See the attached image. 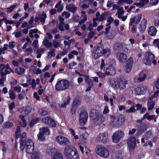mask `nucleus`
Masks as SVG:
<instances>
[{
    "label": "nucleus",
    "mask_w": 159,
    "mask_h": 159,
    "mask_svg": "<svg viewBox=\"0 0 159 159\" xmlns=\"http://www.w3.org/2000/svg\"><path fill=\"white\" fill-rule=\"evenodd\" d=\"M143 86H139V87L136 88L135 89V93L137 94H141L142 93L141 92L142 91H143L142 89H143Z\"/></svg>",
    "instance_id": "nucleus-35"
},
{
    "label": "nucleus",
    "mask_w": 159,
    "mask_h": 159,
    "mask_svg": "<svg viewBox=\"0 0 159 159\" xmlns=\"http://www.w3.org/2000/svg\"><path fill=\"white\" fill-rule=\"evenodd\" d=\"M39 20L41 23H44L45 21V18L47 17L46 14L43 13L39 16Z\"/></svg>",
    "instance_id": "nucleus-31"
},
{
    "label": "nucleus",
    "mask_w": 159,
    "mask_h": 159,
    "mask_svg": "<svg viewBox=\"0 0 159 159\" xmlns=\"http://www.w3.org/2000/svg\"><path fill=\"white\" fill-rule=\"evenodd\" d=\"M105 118L102 115H100L97 118L93 121L96 125H100L105 120Z\"/></svg>",
    "instance_id": "nucleus-19"
},
{
    "label": "nucleus",
    "mask_w": 159,
    "mask_h": 159,
    "mask_svg": "<svg viewBox=\"0 0 159 159\" xmlns=\"http://www.w3.org/2000/svg\"><path fill=\"white\" fill-rule=\"evenodd\" d=\"M118 124H121L124 122V118L122 115L117 118Z\"/></svg>",
    "instance_id": "nucleus-49"
},
{
    "label": "nucleus",
    "mask_w": 159,
    "mask_h": 159,
    "mask_svg": "<svg viewBox=\"0 0 159 159\" xmlns=\"http://www.w3.org/2000/svg\"><path fill=\"white\" fill-rule=\"evenodd\" d=\"M123 48V46L121 43L117 42L113 45V49L115 52H119L121 51Z\"/></svg>",
    "instance_id": "nucleus-20"
},
{
    "label": "nucleus",
    "mask_w": 159,
    "mask_h": 159,
    "mask_svg": "<svg viewBox=\"0 0 159 159\" xmlns=\"http://www.w3.org/2000/svg\"><path fill=\"white\" fill-rule=\"evenodd\" d=\"M70 16V14L69 12L64 11L62 14V16L65 17L66 19L68 18Z\"/></svg>",
    "instance_id": "nucleus-52"
},
{
    "label": "nucleus",
    "mask_w": 159,
    "mask_h": 159,
    "mask_svg": "<svg viewBox=\"0 0 159 159\" xmlns=\"http://www.w3.org/2000/svg\"><path fill=\"white\" fill-rule=\"evenodd\" d=\"M55 150V149L52 148H49L47 150V152L49 155H52L54 153Z\"/></svg>",
    "instance_id": "nucleus-56"
},
{
    "label": "nucleus",
    "mask_w": 159,
    "mask_h": 159,
    "mask_svg": "<svg viewBox=\"0 0 159 159\" xmlns=\"http://www.w3.org/2000/svg\"><path fill=\"white\" fill-rule=\"evenodd\" d=\"M51 159H63V156L60 152H56L52 156Z\"/></svg>",
    "instance_id": "nucleus-28"
},
{
    "label": "nucleus",
    "mask_w": 159,
    "mask_h": 159,
    "mask_svg": "<svg viewBox=\"0 0 159 159\" xmlns=\"http://www.w3.org/2000/svg\"><path fill=\"white\" fill-rule=\"evenodd\" d=\"M21 87H14L13 88V90L17 92L18 93H19L21 91Z\"/></svg>",
    "instance_id": "nucleus-64"
},
{
    "label": "nucleus",
    "mask_w": 159,
    "mask_h": 159,
    "mask_svg": "<svg viewBox=\"0 0 159 159\" xmlns=\"http://www.w3.org/2000/svg\"><path fill=\"white\" fill-rule=\"evenodd\" d=\"M85 76L86 82L89 84V85L93 86V82L92 80L87 75Z\"/></svg>",
    "instance_id": "nucleus-36"
},
{
    "label": "nucleus",
    "mask_w": 159,
    "mask_h": 159,
    "mask_svg": "<svg viewBox=\"0 0 159 159\" xmlns=\"http://www.w3.org/2000/svg\"><path fill=\"white\" fill-rule=\"evenodd\" d=\"M10 98L11 99H14L16 98V95L15 94L14 92L10 90L9 91Z\"/></svg>",
    "instance_id": "nucleus-53"
},
{
    "label": "nucleus",
    "mask_w": 159,
    "mask_h": 159,
    "mask_svg": "<svg viewBox=\"0 0 159 159\" xmlns=\"http://www.w3.org/2000/svg\"><path fill=\"white\" fill-rule=\"evenodd\" d=\"M85 76L86 82L89 84V85L93 86V82L92 80L87 75Z\"/></svg>",
    "instance_id": "nucleus-37"
},
{
    "label": "nucleus",
    "mask_w": 159,
    "mask_h": 159,
    "mask_svg": "<svg viewBox=\"0 0 159 159\" xmlns=\"http://www.w3.org/2000/svg\"><path fill=\"white\" fill-rule=\"evenodd\" d=\"M13 125V124L11 122H6L5 124L4 127L6 128H11Z\"/></svg>",
    "instance_id": "nucleus-51"
},
{
    "label": "nucleus",
    "mask_w": 159,
    "mask_h": 159,
    "mask_svg": "<svg viewBox=\"0 0 159 159\" xmlns=\"http://www.w3.org/2000/svg\"><path fill=\"white\" fill-rule=\"evenodd\" d=\"M20 117L21 119L22 122H20V124L23 127H25L27 125V123L24 119V116L23 115H20Z\"/></svg>",
    "instance_id": "nucleus-32"
},
{
    "label": "nucleus",
    "mask_w": 159,
    "mask_h": 159,
    "mask_svg": "<svg viewBox=\"0 0 159 159\" xmlns=\"http://www.w3.org/2000/svg\"><path fill=\"white\" fill-rule=\"evenodd\" d=\"M28 146H25V150L26 152L28 153H31L33 152L34 149V146L27 145Z\"/></svg>",
    "instance_id": "nucleus-30"
},
{
    "label": "nucleus",
    "mask_w": 159,
    "mask_h": 159,
    "mask_svg": "<svg viewBox=\"0 0 159 159\" xmlns=\"http://www.w3.org/2000/svg\"><path fill=\"white\" fill-rule=\"evenodd\" d=\"M108 134L107 133L100 134L97 137V140L101 141L104 143L107 142L108 140Z\"/></svg>",
    "instance_id": "nucleus-15"
},
{
    "label": "nucleus",
    "mask_w": 159,
    "mask_h": 159,
    "mask_svg": "<svg viewBox=\"0 0 159 159\" xmlns=\"http://www.w3.org/2000/svg\"><path fill=\"white\" fill-rule=\"evenodd\" d=\"M31 107H27L24 111L26 115H28V114L30 113L31 111Z\"/></svg>",
    "instance_id": "nucleus-43"
},
{
    "label": "nucleus",
    "mask_w": 159,
    "mask_h": 159,
    "mask_svg": "<svg viewBox=\"0 0 159 159\" xmlns=\"http://www.w3.org/2000/svg\"><path fill=\"white\" fill-rule=\"evenodd\" d=\"M40 114L42 116H45L48 113V112L44 109H42L39 110Z\"/></svg>",
    "instance_id": "nucleus-38"
},
{
    "label": "nucleus",
    "mask_w": 159,
    "mask_h": 159,
    "mask_svg": "<svg viewBox=\"0 0 159 159\" xmlns=\"http://www.w3.org/2000/svg\"><path fill=\"white\" fill-rule=\"evenodd\" d=\"M115 159H122V155L121 153L117 152L115 158Z\"/></svg>",
    "instance_id": "nucleus-62"
},
{
    "label": "nucleus",
    "mask_w": 159,
    "mask_h": 159,
    "mask_svg": "<svg viewBox=\"0 0 159 159\" xmlns=\"http://www.w3.org/2000/svg\"><path fill=\"white\" fill-rule=\"evenodd\" d=\"M102 55L107 57H109L111 54V52L110 49L109 48H103V51H102Z\"/></svg>",
    "instance_id": "nucleus-29"
},
{
    "label": "nucleus",
    "mask_w": 159,
    "mask_h": 159,
    "mask_svg": "<svg viewBox=\"0 0 159 159\" xmlns=\"http://www.w3.org/2000/svg\"><path fill=\"white\" fill-rule=\"evenodd\" d=\"M152 137V133L151 131L147 132L144 135L143 137L146 139L148 140Z\"/></svg>",
    "instance_id": "nucleus-39"
},
{
    "label": "nucleus",
    "mask_w": 159,
    "mask_h": 159,
    "mask_svg": "<svg viewBox=\"0 0 159 159\" xmlns=\"http://www.w3.org/2000/svg\"><path fill=\"white\" fill-rule=\"evenodd\" d=\"M154 58V55L151 52H147L145 53V58L144 60V63L147 65L152 63V61Z\"/></svg>",
    "instance_id": "nucleus-11"
},
{
    "label": "nucleus",
    "mask_w": 159,
    "mask_h": 159,
    "mask_svg": "<svg viewBox=\"0 0 159 159\" xmlns=\"http://www.w3.org/2000/svg\"><path fill=\"white\" fill-rule=\"evenodd\" d=\"M100 115L99 112L98 110L93 109L91 110L90 116L93 121Z\"/></svg>",
    "instance_id": "nucleus-17"
},
{
    "label": "nucleus",
    "mask_w": 159,
    "mask_h": 159,
    "mask_svg": "<svg viewBox=\"0 0 159 159\" xmlns=\"http://www.w3.org/2000/svg\"><path fill=\"white\" fill-rule=\"evenodd\" d=\"M50 50L51 51L49 52L48 54V56L49 57H50L55 56V49L54 48H52Z\"/></svg>",
    "instance_id": "nucleus-40"
},
{
    "label": "nucleus",
    "mask_w": 159,
    "mask_h": 159,
    "mask_svg": "<svg viewBox=\"0 0 159 159\" xmlns=\"http://www.w3.org/2000/svg\"><path fill=\"white\" fill-rule=\"evenodd\" d=\"M157 33L156 28L153 26H151L149 29L148 31V34L151 36L155 35Z\"/></svg>",
    "instance_id": "nucleus-24"
},
{
    "label": "nucleus",
    "mask_w": 159,
    "mask_h": 159,
    "mask_svg": "<svg viewBox=\"0 0 159 159\" xmlns=\"http://www.w3.org/2000/svg\"><path fill=\"white\" fill-rule=\"evenodd\" d=\"M133 59L132 57L129 58L126 62V65L125 68V71L126 73H129L131 71L133 64Z\"/></svg>",
    "instance_id": "nucleus-12"
},
{
    "label": "nucleus",
    "mask_w": 159,
    "mask_h": 159,
    "mask_svg": "<svg viewBox=\"0 0 159 159\" xmlns=\"http://www.w3.org/2000/svg\"><path fill=\"white\" fill-rule=\"evenodd\" d=\"M80 101L78 99H76L74 100L73 102L72 106L77 107V106L80 104Z\"/></svg>",
    "instance_id": "nucleus-54"
},
{
    "label": "nucleus",
    "mask_w": 159,
    "mask_h": 159,
    "mask_svg": "<svg viewBox=\"0 0 159 159\" xmlns=\"http://www.w3.org/2000/svg\"><path fill=\"white\" fill-rule=\"evenodd\" d=\"M34 17L32 16L29 22V27H31L32 26V24L34 21Z\"/></svg>",
    "instance_id": "nucleus-60"
},
{
    "label": "nucleus",
    "mask_w": 159,
    "mask_h": 159,
    "mask_svg": "<svg viewBox=\"0 0 159 159\" xmlns=\"http://www.w3.org/2000/svg\"><path fill=\"white\" fill-rule=\"evenodd\" d=\"M56 141L60 144L66 145L69 143V140L66 137L61 136H58L56 138Z\"/></svg>",
    "instance_id": "nucleus-9"
},
{
    "label": "nucleus",
    "mask_w": 159,
    "mask_h": 159,
    "mask_svg": "<svg viewBox=\"0 0 159 159\" xmlns=\"http://www.w3.org/2000/svg\"><path fill=\"white\" fill-rule=\"evenodd\" d=\"M124 136V134L121 130H118L112 136V139L114 142L118 143L120 139Z\"/></svg>",
    "instance_id": "nucleus-8"
},
{
    "label": "nucleus",
    "mask_w": 159,
    "mask_h": 159,
    "mask_svg": "<svg viewBox=\"0 0 159 159\" xmlns=\"http://www.w3.org/2000/svg\"><path fill=\"white\" fill-rule=\"evenodd\" d=\"M45 134L39 131L37 135L38 139L40 141H44L45 140Z\"/></svg>",
    "instance_id": "nucleus-33"
},
{
    "label": "nucleus",
    "mask_w": 159,
    "mask_h": 159,
    "mask_svg": "<svg viewBox=\"0 0 159 159\" xmlns=\"http://www.w3.org/2000/svg\"><path fill=\"white\" fill-rule=\"evenodd\" d=\"M127 144L130 149L134 148L136 144V140L134 137H130L127 139Z\"/></svg>",
    "instance_id": "nucleus-13"
},
{
    "label": "nucleus",
    "mask_w": 159,
    "mask_h": 159,
    "mask_svg": "<svg viewBox=\"0 0 159 159\" xmlns=\"http://www.w3.org/2000/svg\"><path fill=\"white\" fill-rule=\"evenodd\" d=\"M52 44L53 45V47L55 48H57L59 47L60 45L59 43L58 42L56 41L53 40V41Z\"/></svg>",
    "instance_id": "nucleus-58"
},
{
    "label": "nucleus",
    "mask_w": 159,
    "mask_h": 159,
    "mask_svg": "<svg viewBox=\"0 0 159 159\" xmlns=\"http://www.w3.org/2000/svg\"><path fill=\"white\" fill-rule=\"evenodd\" d=\"M44 123L46 125L53 127H55L56 124L54 120L50 117H46L43 119Z\"/></svg>",
    "instance_id": "nucleus-10"
},
{
    "label": "nucleus",
    "mask_w": 159,
    "mask_h": 159,
    "mask_svg": "<svg viewBox=\"0 0 159 159\" xmlns=\"http://www.w3.org/2000/svg\"><path fill=\"white\" fill-rule=\"evenodd\" d=\"M64 154L68 159H79V155L75 148L71 145L66 146L64 149Z\"/></svg>",
    "instance_id": "nucleus-1"
},
{
    "label": "nucleus",
    "mask_w": 159,
    "mask_h": 159,
    "mask_svg": "<svg viewBox=\"0 0 159 159\" xmlns=\"http://www.w3.org/2000/svg\"><path fill=\"white\" fill-rule=\"evenodd\" d=\"M112 84L113 87L115 89H119L124 90L126 87V85L128 84V81L123 77L119 76L110 81V84Z\"/></svg>",
    "instance_id": "nucleus-2"
},
{
    "label": "nucleus",
    "mask_w": 159,
    "mask_h": 159,
    "mask_svg": "<svg viewBox=\"0 0 159 159\" xmlns=\"http://www.w3.org/2000/svg\"><path fill=\"white\" fill-rule=\"evenodd\" d=\"M43 44L46 48H48L52 46V43L49 42L47 39H45L43 42Z\"/></svg>",
    "instance_id": "nucleus-26"
},
{
    "label": "nucleus",
    "mask_w": 159,
    "mask_h": 159,
    "mask_svg": "<svg viewBox=\"0 0 159 159\" xmlns=\"http://www.w3.org/2000/svg\"><path fill=\"white\" fill-rule=\"evenodd\" d=\"M153 43L156 47L159 48V39H155L153 41Z\"/></svg>",
    "instance_id": "nucleus-61"
},
{
    "label": "nucleus",
    "mask_w": 159,
    "mask_h": 159,
    "mask_svg": "<svg viewBox=\"0 0 159 159\" xmlns=\"http://www.w3.org/2000/svg\"><path fill=\"white\" fill-rule=\"evenodd\" d=\"M5 67V66L3 64H0V72L1 75L3 73V71H4V69Z\"/></svg>",
    "instance_id": "nucleus-57"
},
{
    "label": "nucleus",
    "mask_w": 159,
    "mask_h": 159,
    "mask_svg": "<svg viewBox=\"0 0 159 159\" xmlns=\"http://www.w3.org/2000/svg\"><path fill=\"white\" fill-rule=\"evenodd\" d=\"M17 4H15L14 5H11L10 7L7 8V12H10L12 11L13 9L16 8Z\"/></svg>",
    "instance_id": "nucleus-55"
},
{
    "label": "nucleus",
    "mask_w": 159,
    "mask_h": 159,
    "mask_svg": "<svg viewBox=\"0 0 159 159\" xmlns=\"http://www.w3.org/2000/svg\"><path fill=\"white\" fill-rule=\"evenodd\" d=\"M116 56L120 61L121 63H124L127 58L126 54L122 52H117Z\"/></svg>",
    "instance_id": "nucleus-16"
},
{
    "label": "nucleus",
    "mask_w": 159,
    "mask_h": 159,
    "mask_svg": "<svg viewBox=\"0 0 159 159\" xmlns=\"http://www.w3.org/2000/svg\"><path fill=\"white\" fill-rule=\"evenodd\" d=\"M106 27L105 29V31L104 32V33L105 34H108L110 31V29L111 27L110 25V23H108L106 25Z\"/></svg>",
    "instance_id": "nucleus-47"
},
{
    "label": "nucleus",
    "mask_w": 159,
    "mask_h": 159,
    "mask_svg": "<svg viewBox=\"0 0 159 159\" xmlns=\"http://www.w3.org/2000/svg\"><path fill=\"white\" fill-rule=\"evenodd\" d=\"M147 21L145 19H143L141 21V24L140 25L139 30L141 33L144 32L145 30L146 27Z\"/></svg>",
    "instance_id": "nucleus-21"
},
{
    "label": "nucleus",
    "mask_w": 159,
    "mask_h": 159,
    "mask_svg": "<svg viewBox=\"0 0 159 159\" xmlns=\"http://www.w3.org/2000/svg\"><path fill=\"white\" fill-rule=\"evenodd\" d=\"M8 69H6L5 70H4V71H3V73H2L1 76H5V75H6L7 74H9L10 73V71L9 70H8Z\"/></svg>",
    "instance_id": "nucleus-63"
},
{
    "label": "nucleus",
    "mask_w": 159,
    "mask_h": 159,
    "mask_svg": "<svg viewBox=\"0 0 159 159\" xmlns=\"http://www.w3.org/2000/svg\"><path fill=\"white\" fill-rule=\"evenodd\" d=\"M21 138L20 141L21 151H23L25 146H28L27 145L31 146L32 145V146H34V143L31 140L28 139V140H26L27 138L25 133H22Z\"/></svg>",
    "instance_id": "nucleus-4"
},
{
    "label": "nucleus",
    "mask_w": 159,
    "mask_h": 159,
    "mask_svg": "<svg viewBox=\"0 0 159 159\" xmlns=\"http://www.w3.org/2000/svg\"><path fill=\"white\" fill-rule=\"evenodd\" d=\"M139 77L137 78L139 82H142L143 81L146 77L145 73L143 71L140 72L139 74Z\"/></svg>",
    "instance_id": "nucleus-23"
},
{
    "label": "nucleus",
    "mask_w": 159,
    "mask_h": 159,
    "mask_svg": "<svg viewBox=\"0 0 159 159\" xmlns=\"http://www.w3.org/2000/svg\"><path fill=\"white\" fill-rule=\"evenodd\" d=\"M102 51H103V48L102 47L95 46L92 51V57L95 59L98 58L102 55Z\"/></svg>",
    "instance_id": "nucleus-6"
},
{
    "label": "nucleus",
    "mask_w": 159,
    "mask_h": 159,
    "mask_svg": "<svg viewBox=\"0 0 159 159\" xmlns=\"http://www.w3.org/2000/svg\"><path fill=\"white\" fill-rule=\"evenodd\" d=\"M39 120L38 118L34 119L31 121L30 123V126L31 127H33L35 124L37 123L38 122Z\"/></svg>",
    "instance_id": "nucleus-41"
},
{
    "label": "nucleus",
    "mask_w": 159,
    "mask_h": 159,
    "mask_svg": "<svg viewBox=\"0 0 159 159\" xmlns=\"http://www.w3.org/2000/svg\"><path fill=\"white\" fill-rule=\"evenodd\" d=\"M116 73V69L113 66H109L106 69V73L107 75H113Z\"/></svg>",
    "instance_id": "nucleus-18"
},
{
    "label": "nucleus",
    "mask_w": 159,
    "mask_h": 159,
    "mask_svg": "<svg viewBox=\"0 0 159 159\" xmlns=\"http://www.w3.org/2000/svg\"><path fill=\"white\" fill-rule=\"evenodd\" d=\"M80 122L81 125H83L86 122L88 117L87 112L85 110H82L80 113Z\"/></svg>",
    "instance_id": "nucleus-7"
},
{
    "label": "nucleus",
    "mask_w": 159,
    "mask_h": 159,
    "mask_svg": "<svg viewBox=\"0 0 159 159\" xmlns=\"http://www.w3.org/2000/svg\"><path fill=\"white\" fill-rule=\"evenodd\" d=\"M69 85L70 82L67 80L63 79L57 81L55 88L57 91H62L68 89Z\"/></svg>",
    "instance_id": "nucleus-3"
},
{
    "label": "nucleus",
    "mask_w": 159,
    "mask_h": 159,
    "mask_svg": "<svg viewBox=\"0 0 159 159\" xmlns=\"http://www.w3.org/2000/svg\"><path fill=\"white\" fill-rule=\"evenodd\" d=\"M66 8V10L73 13H75L76 11L77 7L72 4L67 5Z\"/></svg>",
    "instance_id": "nucleus-22"
},
{
    "label": "nucleus",
    "mask_w": 159,
    "mask_h": 159,
    "mask_svg": "<svg viewBox=\"0 0 159 159\" xmlns=\"http://www.w3.org/2000/svg\"><path fill=\"white\" fill-rule=\"evenodd\" d=\"M20 134V126H18L16 128V131L15 134V136L16 139L18 138Z\"/></svg>",
    "instance_id": "nucleus-46"
},
{
    "label": "nucleus",
    "mask_w": 159,
    "mask_h": 159,
    "mask_svg": "<svg viewBox=\"0 0 159 159\" xmlns=\"http://www.w3.org/2000/svg\"><path fill=\"white\" fill-rule=\"evenodd\" d=\"M96 153L101 157H107L109 155V152L107 149L102 145H98L96 149Z\"/></svg>",
    "instance_id": "nucleus-5"
},
{
    "label": "nucleus",
    "mask_w": 159,
    "mask_h": 159,
    "mask_svg": "<svg viewBox=\"0 0 159 159\" xmlns=\"http://www.w3.org/2000/svg\"><path fill=\"white\" fill-rule=\"evenodd\" d=\"M142 17V15L141 14H139L138 15V16H136L134 17V18H135V23L136 24H137L139 23L140 20Z\"/></svg>",
    "instance_id": "nucleus-42"
},
{
    "label": "nucleus",
    "mask_w": 159,
    "mask_h": 159,
    "mask_svg": "<svg viewBox=\"0 0 159 159\" xmlns=\"http://www.w3.org/2000/svg\"><path fill=\"white\" fill-rule=\"evenodd\" d=\"M25 71V69L24 68H19L16 70V71L17 74L19 75H20L23 74Z\"/></svg>",
    "instance_id": "nucleus-44"
},
{
    "label": "nucleus",
    "mask_w": 159,
    "mask_h": 159,
    "mask_svg": "<svg viewBox=\"0 0 159 159\" xmlns=\"http://www.w3.org/2000/svg\"><path fill=\"white\" fill-rule=\"evenodd\" d=\"M32 159H39V154L37 152H34L31 156Z\"/></svg>",
    "instance_id": "nucleus-50"
},
{
    "label": "nucleus",
    "mask_w": 159,
    "mask_h": 159,
    "mask_svg": "<svg viewBox=\"0 0 159 159\" xmlns=\"http://www.w3.org/2000/svg\"><path fill=\"white\" fill-rule=\"evenodd\" d=\"M125 111L127 113H132L135 112L136 110L134 108V106L133 105V106L130 107L129 109L126 110Z\"/></svg>",
    "instance_id": "nucleus-48"
},
{
    "label": "nucleus",
    "mask_w": 159,
    "mask_h": 159,
    "mask_svg": "<svg viewBox=\"0 0 159 159\" xmlns=\"http://www.w3.org/2000/svg\"><path fill=\"white\" fill-rule=\"evenodd\" d=\"M29 80H30V82L29 83V84L30 85H32L31 88L33 89H35L36 86V83L35 80L32 79L31 82V79H29Z\"/></svg>",
    "instance_id": "nucleus-45"
},
{
    "label": "nucleus",
    "mask_w": 159,
    "mask_h": 159,
    "mask_svg": "<svg viewBox=\"0 0 159 159\" xmlns=\"http://www.w3.org/2000/svg\"><path fill=\"white\" fill-rule=\"evenodd\" d=\"M70 98L69 96H67L66 100L64 101V103L63 104H61V107H64L68 105L70 102Z\"/></svg>",
    "instance_id": "nucleus-34"
},
{
    "label": "nucleus",
    "mask_w": 159,
    "mask_h": 159,
    "mask_svg": "<svg viewBox=\"0 0 159 159\" xmlns=\"http://www.w3.org/2000/svg\"><path fill=\"white\" fill-rule=\"evenodd\" d=\"M64 25H65L64 23H62V22L60 23L59 29H60V30H61L62 31H64V29L63 27Z\"/></svg>",
    "instance_id": "nucleus-59"
},
{
    "label": "nucleus",
    "mask_w": 159,
    "mask_h": 159,
    "mask_svg": "<svg viewBox=\"0 0 159 159\" xmlns=\"http://www.w3.org/2000/svg\"><path fill=\"white\" fill-rule=\"evenodd\" d=\"M155 104V98L153 96H151L148 99L147 102V106L148 110H151L154 107Z\"/></svg>",
    "instance_id": "nucleus-14"
},
{
    "label": "nucleus",
    "mask_w": 159,
    "mask_h": 159,
    "mask_svg": "<svg viewBox=\"0 0 159 159\" xmlns=\"http://www.w3.org/2000/svg\"><path fill=\"white\" fill-rule=\"evenodd\" d=\"M39 131L43 133L45 135L48 134L49 135L50 134V131L48 127H43L39 129Z\"/></svg>",
    "instance_id": "nucleus-25"
},
{
    "label": "nucleus",
    "mask_w": 159,
    "mask_h": 159,
    "mask_svg": "<svg viewBox=\"0 0 159 159\" xmlns=\"http://www.w3.org/2000/svg\"><path fill=\"white\" fill-rule=\"evenodd\" d=\"M30 70L37 74H40L42 72V70H41L39 68L36 69V67L34 66H32L30 67Z\"/></svg>",
    "instance_id": "nucleus-27"
}]
</instances>
